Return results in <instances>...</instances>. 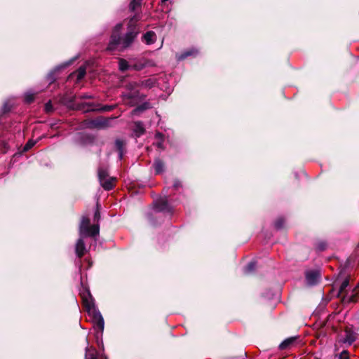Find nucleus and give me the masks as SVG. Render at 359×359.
Returning <instances> with one entry per match:
<instances>
[{"mask_svg":"<svg viewBox=\"0 0 359 359\" xmlns=\"http://www.w3.org/2000/svg\"><path fill=\"white\" fill-rule=\"evenodd\" d=\"M154 83L155 82L153 79H149L142 81L141 84L142 86H145L147 88H151L154 86Z\"/></svg>","mask_w":359,"mask_h":359,"instance_id":"21","label":"nucleus"},{"mask_svg":"<svg viewBox=\"0 0 359 359\" xmlns=\"http://www.w3.org/2000/svg\"><path fill=\"white\" fill-rule=\"evenodd\" d=\"M297 337H290L285 339L280 345L279 348L281 350L290 348L294 343Z\"/></svg>","mask_w":359,"mask_h":359,"instance_id":"13","label":"nucleus"},{"mask_svg":"<svg viewBox=\"0 0 359 359\" xmlns=\"http://www.w3.org/2000/svg\"><path fill=\"white\" fill-rule=\"evenodd\" d=\"M134 133L135 136L140 137L144 133V128L140 121L135 122L134 123Z\"/></svg>","mask_w":359,"mask_h":359,"instance_id":"14","label":"nucleus"},{"mask_svg":"<svg viewBox=\"0 0 359 359\" xmlns=\"http://www.w3.org/2000/svg\"><path fill=\"white\" fill-rule=\"evenodd\" d=\"M86 359H97V351L92 347H86Z\"/></svg>","mask_w":359,"mask_h":359,"instance_id":"15","label":"nucleus"},{"mask_svg":"<svg viewBox=\"0 0 359 359\" xmlns=\"http://www.w3.org/2000/svg\"><path fill=\"white\" fill-rule=\"evenodd\" d=\"M76 109L83 111V112L99 110V109L96 108L93 104L86 102L76 104Z\"/></svg>","mask_w":359,"mask_h":359,"instance_id":"9","label":"nucleus"},{"mask_svg":"<svg viewBox=\"0 0 359 359\" xmlns=\"http://www.w3.org/2000/svg\"><path fill=\"white\" fill-rule=\"evenodd\" d=\"M155 137L157 140H163V135L161 133H156Z\"/></svg>","mask_w":359,"mask_h":359,"instance_id":"30","label":"nucleus"},{"mask_svg":"<svg viewBox=\"0 0 359 359\" xmlns=\"http://www.w3.org/2000/svg\"><path fill=\"white\" fill-rule=\"evenodd\" d=\"M156 41V34L153 31H149L142 36V41L147 45H151Z\"/></svg>","mask_w":359,"mask_h":359,"instance_id":"10","label":"nucleus"},{"mask_svg":"<svg viewBox=\"0 0 359 359\" xmlns=\"http://www.w3.org/2000/svg\"><path fill=\"white\" fill-rule=\"evenodd\" d=\"M168 0H161L162 2H165L167 1Z\"/></svg>","mask_w":359,"mask_h":359,"instance_id":"39","label":"nucleus"},{"mask_svg":"<svg viewBox=\"0 0 359 359\" xmlns=\"http://www.w3.org/2000/svg\"><path fill=\"white\" fill-rule=\"evenodd\" d=\"M111 109H112V107H111V106H104V107L102 108V111H110Z\"/></svg>","mask_w":359,"mask_h":359,"instance_id":"33","label":"nucleus"},{"mask_svg":"<svg viewBox=\"0 0 359 359\" xmlns=\"http://www.w3.org/2000/svg\"><path fill=\"white\" fill-rule=\"evenodd\" d=\"M83 304L90 316L92 317L94 324L101 332H103L104 322L99 310L96 308L93 296L87 288H83L80 292Z\"/></svg>","mask_w":359,"mask_h":359,"instance_id":"3","label":"nucleus"},{"mask_svg":"<svg viewBox=\"0 0 359 359\" xmlns=\"http://www.w3.org/2000/svg\"><path fill=\"white\" fill-rule=\"evenodd\" d=\"M140 1L141 0H133L130 4V8L133 11L135 10L136 7H137L140 5Z\"/></svg>","mask_w":359,"mask_h":359,"instance_id":"24","label":"nucleus"},{"mask_svg":"<svg viewBox=\"0 0 359 359\" xmlns=\"http://www.w3.org/2000/svg\"><path fill=\"white\" fill-rule=\"evenodd\" d=\"M53 72H51V73H50V74H48V79H49L50 81H52L53 80H54V78H53Z\"/></svg>","mask_w":359,"mask_h":359,"instance_id":"35","label":"nucleus"},{"mask_svg":"<svg viewBox=\"0 0 359 359\" xmlns=\"http://www.w3.org/2000/svg\"><path fill=\"white\" fill-rule=\"evenodd\" d=\"M98 177L99 180L101 179H105L106 177H108V172L107 169L103 168H100L98 169Z\"/></svg>","mask_w":359,"mask_h":359,"instance_id":"20","label":"nucleus"},{"mask_svg":"<svg viewBox=\"0 0 359 359\" xmlns=\"http://www.w3.org/2000/svg\"><path fill=\"white\" fill-rule=\"evenodd\" d=\"M115 180L116 178L114 177H106L105 179L100 180V182L104 189L109 191L114 188Z\"/></svg>","mask_w":359,"mask_h":359,"instance_id":"8","label":"nucleus"},{"mask_svg":"<svg viewBox=\"0 0 359 359\" xmlns=\"http://www.w3.org/2000/svg\"><path fill=\"white\" fill-rule=\"evenodd\" d=\"M100 227L98 224L90 226V219L83 216L79 226L80 238L76 244V254L81 258L86 252V246L83 238L85 236H95L99 234Z\"/></svg>","mask_w":359,"mask_h":359,"instance_id":"2","label":"nucleus"},{"mask_svg":"<svg viewBox=\"0 0 359 359\" xmlns=\"http://www.w3.org/2000/svg\"><path fill=\"white\" fill-rule=\"evenodd\" d=\"M93 97V95L88 93H84L79 96V98L81 99H92Z\"/></svg>","mask_w":359,"mask_h":359,"instance_id":"28","label":"nucleus"},{"mask_svg":"<svg viewBox=\"0 0 359 359\" xmlns=\"http://www.w3.org/2000/svg\"><path fill=\"white\" fill-rule=\"evenodd\" d=\"M348 284V280L346 279L343 281L339 287V296L342 298L343 302L345 303L355 302L356 301L355 294L358 292V288H355V291L348 294L346 292V288Z\"/></svg>","mask_w":359,"mask_h":359,"instance_id":"5","label":"nucleus"},{"mask_svg":"<svg viewBox=\"0 0 359 359\" xmlns=\"http://www.w3.org/2000/svg\"><path fill=\"white\" fill-rule=\"evenodd\" d=\"M320 278V273L318 271H309L306 274V280L309 285L316 284Z\"/></svg>","mask_w":359,"mask_h":359,"instance_id":"7","label":"nucleus"},{"mask_svg":"<svg viewBox=\"0 0 359 359\" xmlns=\"http://www.w3.org/2000/svg\"><path fill=\"white\" fill-rule=\"evenodd\" d=\"M145 109H146V107H145V106H144V105L139 106V107H137V108H135V109L133 111V114H135L136 113H137V112H139V111H144Z\"/></svg>","mask_w":359,"mask_h":359,"instance_id":"26","label":"nucleus"},{"mask_svg":"<svg viewBox=\"0 0 359 359\" xmlns=\"http://www.w3.org/2000/svg\"><path fill=\"white\" fill-rule=\"evenodd\" d=\"M154 210L156 212H170L172 208L168 203V198L165 197L155 201Z\"/></svg>","mask_w":359,"mask_h":359,"instance_id":"6","label":"nucleus"},{"mask_svg":"<svg viewBox=\"0 0 359 359\" xmlns=\"http://www.w3.org/2000/svg\"><path fill=\"white\" fill-rule=\"evenodd\" d=\"M256 264L255 262H250L244 269V273L246 274L250 273L255 270Z\"/></svg>","mask_w":359,"mask_h":359,"instance_id":"18","label":"nucleus"},{"mask_svg":"<svg viewBox=\"0 0 359 359\" xmlns=\"http://www.w3.org/2000/svg\"><path fill=\"white\" fill-rule=\"evenodd\" d=\"M318 248H319V249L320 250H323L325 249V245H320Z\"/></svg>","mask_w":359,"mask_h":359,"instance_id":"37","label":"nucleus"},{"mask_svg":"<svg viewBox=\"0 0 359 359\" xmlns=\"http://www.w3.org/2000/svg\"><path fill=\"white\" fill-rule=\"evenodd\" d=\"M118 67L119 69L122 72L126 71L131 68V67L128 65V62L123 59H120L118 61Z\"/></svg>","mask_w":359,"mask_h":359,"instance_id":"17","label":"nucleus"},{"mask_svg":"<svg viewBox=\"0 0 359 359\" xmlns=\"http://www.w3.org/2000/svg\"><path fill=\"white\" fill-rule=\"evenodd\" d=\"M283 220L278 219L276 221L275 225L277 229H280L283 226Z\"/></svg>","mask_w":359,"mask_h":359,"instance_id":"29","label":"nucleus"},{"mask_svg":"<svg viewBox=\"0 0 359 359\" xmlns=\"http://www.w3.org/2000/svg\"><path fill=\"white\" fill-rule=\"evenodd\" d=\"M100 217V215L99 210H97L95 212L94 219L95 220H99Z\"/></svg>","mask_w":359,"mask_h":359,"instance_id":"31","label":"nucleus"},{"mask_svg":"<svg viewBox=\"0 0 359 359\" xmlns=\"http://www.w3.org/2000/svg\"><path fill=\"white\" fill-rule=\"evenodd\" d=\"M138 19L136 18L135 16L130 19L129 29L123 37L120 36V32L122 27V25H116L111 36V39L108 45L107 49L109 50H113L116 49L118 46H121L122 48L129 47L137 35V32L135 31V27H131L133 22H135Z\"/></svg>","mask_w":359,"mask_h":359,"instance_id":"1","label":"nucleus"},{"mask_svg":"<svg viewBox=\"0 0 359 359\" xmlns=\"http://www.w3.org/2000/svg\"><path fill=\"white\" fill-rule=\"evenodd\" d=\"M181 186V184L179 181L176 180L173 184V187L175 188V189H177L178 187H180Z\"/></svg>","mask_w":359,"mask_h":359,"instance_id":"34","label":"nucleus"},{"mask_svg":"<svg viewBox=\"0 0 359 359\" xmlns=\"http://www.w3.org/2000/svg\"><path fill=\"white\" fill-rule=\"evenodd\" d=\"M134 69H137V70H140V69H141V67H140V68H137V67H136V66H135V67H134Z\"/></svg>","mask_w":359,"mask_h":359,"instance_id":"38","label":"nucleus"},{"mask_svg":"<svg viewBox=\"0 0 359 359\" xmlns=\"http://www.w3.org/2000/svg\"><path fill=\"white\" fill-rule=\"evenodd\" d=\"M157 147L162 148L163 147V140H158L156 143Z\"/></svg>","mask_w":359,"mask_h":359,"instance_id":"32","label":"nucleus"},{"mask_svg":"<svg viewBox=\"0 0 359 359\" xmlns=\"http://www.w3.org/2000/svg\"><path fill=\"white\" fill-rule=\"evenodd\" d=\"M53 110V107L50 102H47L45 104V111L46 112H50Z\"/></svg>","mask_w":359,"mask_h":359,"instance_id":"27","label":"nucleus"},{"mask_svg":"<svg viewBox=\"0 0 359 359\" xmlns=\"http://www.w3.org/2000/svg\"><path fill=\"white\" fill-rule=\"evenodd\" d=\"M124 142L121 140H116L115 142V146L116 149L118 151L119 158L121 159L123 156V147H124Z\"/></svg>","mask_w":359,"mask_h":359,"instance_id":"16","label":"nucleus"},{"mask_svg":"<svg viewBox=\"0 0 359 359\" xmlns=\"http://www.w3.org/2000/svg\"><path fill=\"white\" fill-rule=\"evenodd\" d=\"M339 359H349V355L348 353L346 351H343L339 355Z\"/></svg>","mask_w":359,"mask_h":359,"instance_id":"25","label":"nucleus"},{"mask_svg":"<svg viewBox=\"0 0 359 359\" xmlns=\"http://www.w3.org/2000/svg\"><path fill=\"white\" fill-rule=\"evenodd\" d=\"M353 341H354V338H348V339L347 340V341L349 344H351Z\"/></svg>","mask_w":359,"mask_h":359,"instance_id":"36","label":"nucleus"},{"mask_svg":"<svg viewBox=\"0 0 359 359\" xmlns=\"http://www.w3.org/2000/svg\"><path fill=\"white\" fill-rule=\"evenodd\" d=\"M36 144V141L30 140H29L27 144L25 145L23 150L24 151H28L34 145Z\"/></svg>","mask_w":359,"mask_h":359,"instance_id":"22","label":"nucleus"},{"mask_svg":"<svg viewBox=\"0 0 359 359\" xmlns=\"http://www.w3.org/2000/svg\"><path fill=\"white\" fill-rule=\"evenodd\" d=\"M358 248H359V243H358Z\"/></svg>","mask_w":359,"mask_h":359,"instance_id":"40","label":"nucleus"},{"mask_svg":"<svg viewBox=\"0 0 359 359\" xmlns=\"http://www.w3.org/2000/svg\"><path fill=\"white\" fill-rule=\"evenodd\" d=\"M154 168L156 175L161 174L165 170L164 163L159 158L154 161Z\"/></svg>","mask_w":359,"mask_h":359,"instance_id":"12","label":"nucleus"},{"mask_svg":"<svg viewBox=\"0 0 359 359\" xmlns=\"http://www.w3.org/2000/svg\"><path fill=\"white\" fill-rule=\"evenodd\" d=\"M77 80L82 79L86 75V68L85 67H80L77 72H76Z\"/></svg>","mask_w":359,"mask_h":359,"instance_id":"19","label":"nucleus"},{"mask_svg":"<svg viewBox=\"0 0 359 359\" xmlns=\"http://www.w3.org/2000/svg\"><path fill=\"white\" fill-rule=\"evenodd\" d=\"M198 53V50L195 48H191L189 50H185L180 55H177V60H183L189 56H195Z\"/></svg>","mask_w":359,"mask_h":359,"instance_id":"11","label":"nucleus"},{"mask_svg":"<svg viewBox=\"0 0 359 359\" xmlns=\"http://www.w3.org/2000/svg\"><path fill=\"white\" fill-rule=\"evenodd\" d=\"M136 86V83H133L128 85V88L130 90V92L123 94V100L125 104L134 106L141 101L142 97L140 95V93L138 90L135 89V86Z\"/></svg>","mask_w":359,"mask_h":359,"instance_id":"4","label":"nucleus"},{"mask_svg":"<svg viewBox=\"0 0 359 359\" xmlns=\"http://www.w3.org/2000/svg\"><path fill=\"white\" fill-rule=\"evenodd\" d=\"M25 101L27 102V103H30L32 102L34 99V95L33 93H27L25 94Z\"/></svg>","mask_w":359,"mask_h":359,"instance_id":"23","label":"nucleus"}]
</instances>
